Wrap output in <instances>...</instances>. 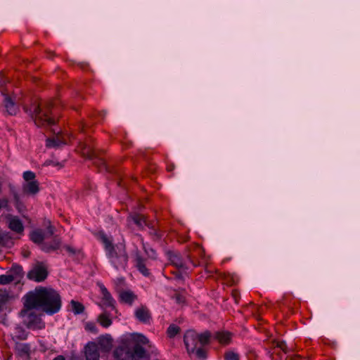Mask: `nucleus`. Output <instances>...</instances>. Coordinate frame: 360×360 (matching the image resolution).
<instances>
[{"label":"nucleus","mask_w":360,"mask_h":360,"mask_svg":"<svg viewBox=\"0 0 360 360\" xmlns=\"http://www.w3.org/2000/svg\"><path fill=\"white\" fill-rule=\"evenodd\" d=\"M24 299L25 307L37 309L48 315L58 313L62 307V299L59 292L51 288L37 287L27 292Z\"/></svg>","instance_id":"obj_1"},{"label":"nucleus","mask_w":360,"mask_h":360,"mask_svg":"<svg viewBox=\"0 0 360 360\" xmlns=\"http://www.w3.org/2000/svg\"><path fill=\"white\" fill-rule=\"evenodd\" d=\"M98 238L104 245L106 256L110 264L117 270H124L129 259L125 245L124 243L113 245L112 239L104 233H100Z\"/></svg>","instance_id":"obj_2"},{"label":"nucleus","mask_w":360,"mask_h":360,"mask_svg":"<svg viewBox=\"0 0 360 360\" xmlns=\"http://www.w3.org/2000/svg\"><path fill=\"white\" fill-rule=\"evenodd\" d=\"M53 107L52 101H34L30 107L25 106L24 110L31 116L37 127H49L55 124L51 109Z\"/></svg>","instance_id":"obj_3"},{"label":"nucleus","mask_w":360,"mask_h":360,"mask_svg":"<svg viewBox=\"0 0 360 360\" xmlns=\"http://www.w3.org/2000/svg\"><path fill=\"white\" fill-rule=\"evenodd\" d=\"M24 182L22 184V195L35 196L40 191L39 183L36 179V174L32 171H25L22 174Z\"/></svg>","instance_id":"obj_4"},{"label":"nucleus","mask_w":360,"mask_h":360,"mask_svg":"<svg viewBox=\"0 0 360 360\" xmlns=\"http://www.w3.org/2000/svg\"><path fill=\"white\" fill-rule=\"evenodd\" d=\"M8 82V79L4 75L0 76V91L4 96V105L6 111L8 115H14L17 113L18 108L15 103V96L8 95V89L5 84Z\"/></svg>","instance_id":"obj_5"},{"label":"nucleus","mask_w":360,"mask_h":360,"mask_svg":"<svg viewBox=\"0 0 360 360\" xmlns=\"http://www.w3.org/2000/svg\"><path fill=\"white\" fill-rule=\"evenodd\" d=\"M131 340L135 343V345L133 349V354L129 353L131 355L130 357L133 356V357L138 359L144 358L146 356V351L141 345H148V347H150L151 345H150L149 340L141 333L131 334ZM129 352H130L129 351Z\"/></svg>","instance_id":"obj_6"},{"label":"nucleus","mask_w":360,"mask_h":360,"mask_svg":"<svg viewBox=\"0 0 360 360\" xmlns=\"http://www.w3.org/2000/svg\"><path fill=\"white\" fill-rule=\"evenodd\" d=\"M32 309L25 307L20 312L24 318V321L28 328L32 329H41L45 327V323L41 318L32 311Z\"/></svg>","instance_id":"obj_7"},{"label":"nucleus","mask_w":360,"mask_h":360,"mask_svg":"<svg viewBox=\"0 0 360 360\" xmlns=\"http://www.w3.org/2000/svg\"><path fill=\"white\" fill-rule=\"evenodd\" d=\"M184 341L188 352L194 353L199 345L198 333L193 330H188L184 335Z\"/></svg>","instance_id":"obj_8"},{"label":"nucleus","mask_w":360,"mask_h":360,"mask_svg":"<svg viewBox=\"0 0 360 360\" xmlns=\"http://www.w3.org/2000/svg\"><path fill=\"white\" fill-rule=\"evenodd\" d=\"M48 275L47 269L43 264H37L28 273V278L37 282L43 281Z\"/></svg>","instance_id":"obj_9"},{"label":"nucleus","mask_w":360,"mask_h":360,"mask_svg":"<svg viewBox=\"0 0 360 360\" xmlns=\"http://www.w3.org/2000/svg\"><path fill=\"white\" fill-rule=\"evenodd\" d=\"M85 356L86 360H99L100 354L96 343L91 342L85 347Z\"/></svg>","instance_id":"obj_10"},{"label":"nucleus","mask_w":360,"mask_h":360,"mask_svg":"<svg viewBox=\"0 0 360 360\" xmlns=\"http://www.w3.org/2000/svg\"><path fill=\"white\" fill-rule=\"evenodd\" d=\"M69 137L65 134H57L52 139L46 140V146L49 148L60 147L63 145H66L68 143Z\"/></svg>","instance_id":"obj_11"},{"label":"nucleus","mask_w":360,"mask_h":360,"mask_svg":"<svg viewBox=\"0 0 360 360\" xmlns=\"http://www.w3.org/2000/svg\"><path fill=\"white\" fill-rule=\"evenodd\" d=\"M98 286L100 288L101 294L102 295V302L103 306L105 307L114 308L115 301L110 292L107 290L104 285L98 283Z\"/></svg>","instance_id":"obj_12"},{"label":"nucleus","mask_w":360,"mask_h":360,"mask_svg":"<svg viewBox=\"0 0 360 360\" xmlns=\"http://www.w3.org/2000/svg\"><path fill=\"white\" fill-rule=\"evenodd\" d=\"M271 355L276 352H278L279 355H281V358H282V355H284L288 352V347L285 342L279 339L278 340H271Z\"/></svg>","instance_id":"obj_13"},{"label":"nucleus","mask_w":360,"mask_h":360,"mask_svg":"<svg viewBox=\"0 0 360 360\" xmlns=\"http://www.w3.org/2000/svg\"><path fill=\"white\" fill-rule=\"evenodd\" d=\"M8 228L17 233H22L24 231L23 224L18 217L9 216Z\"/></svg>","instance_id":"obj_14"},{"label":"nucleus","mask_w":360,"mask_h":360,"mask_svg":"<svg viewBox=\"0 0 360 360\" xmlns=\"http://www.w3.org/2000/svg\"><path fill=\"white\" fill-rule=\"evenodd\" d=\"M214 338L221 345H227L231 342L232 333L225 330L218 331L214 333Z\"/></svg>","instance_id":"obj_15"},{"label":"nucleus","mask_w":360,"mask_h":360,"mask_svg":"<svg viewBox=\"0 0 360 360\" xmlns=\"http://www.w3.org/2000/svg\"><path fill=\"white\" fill-rule=\"evenodd\" d=\"M119 298L121 302L131 305L136 300L137 296L131 290H127L120 292Z\"/></svg>","instance_id":"obj_16"},{"label":"nucleus","mask_w":360,"mask_h":360,"mask_svg":"<svg viewBox=\"0 0 360 360\" xmlns=\"http://www.w3.org/2000/svg\"><path fill=\"white\" fill-rule=\"evenodd\" d=\"M136 318L143 323H148L150 319V314L147 307L141 306L135 311Z\"/></svg>","instance_id":"obj_17"},{"label":"nucleus","mask_w":360,"mask_h":360,"mask_svg":"<svg viewBox=\"0 0 360 360\" xmlns=\"http://www.w3.org/2000/svg\"><path fill=\"white\" fill-rule=\"evenodd\" d=\"M60 239L58 236H55L50 243H41V249L46 252L55 251L60 248Z\"/></svg>","instance_id":"obj_18"},{"label":"nucleus","mask_w":360,"mask_h":360,"mask_svg":"<svg viewBox=\"0 0 360 360\" xmlns=\"http://www.w3.org/2000/svg\"><path fill=\"white\" fill-rule=\"evenodd\" d=\"M135 266L139 272L144 276H148L150 275V271L146 267V259H144L139 254H136L135 257Z\"/></svg>","instance_id":"obj_19"},{"label":"nucleus","mask_w":360,"mask_h":360,"mask_svg":"<svg viewBox=\"0 0 360 360\" xmlns=\"http://www.w3.org/2000/svg\"><path fill=\"white\" fill-rule=\"evenodd\" d=\"M130 356L129 349L123 346L117 347L114 351V356L116 360H128Z\"/></svg>","instance_id":"obj_20"},{"label":"nucleus","mask_w":360,"mask_h":360,"mask_svg":"<svg viewBox=\"0 0 360 360\" xmlns=\"http://www.w3.org/2000/svg\"><path fill=\"white\" fill-rule=\"evenodd\" d=\"M13 245V240L8 233L0 231V245L10 248Z\"/></svg>","instance_id":"obj_21"},{"label":"nucleus","mask_w":360,"mask_h":360,"mask_svg":"<svg viewBox=\"0 0 360 360\" xmlns=\"http://www.w3.org/2000/svg\"><path fill=\"white\" fill-rule=\"evenodd\" d=\"M9 298V295L6 290H0V311L7 309Z\"/></svg>","instance_id":"obj_22"},{"label":"nucleus","mask_w":360,"mask_h":360,"mask_svg":"<svg viewBox=\"0 0 360 360\" xmlns=\"http://www.w3.org/2000/svg\"><path fill=\"white\" fill-rule=\"evenodd\" d=\"M98 344L104 350L108 351L112 347V338L108 335L101 336L99 338Z\"/></svg>","instance_id":"obj_23"},{"label":"nucleus","mask_w":360,"mask_h":360,"mask_svg":"<svg viewBox=\"0 0 360 360\" xmlns=\"http://www.w3.org/2000/svg\"><path fill=\"white\" fill-rule=\"evenodd\" d=\"M30 239L34 243H41L44 239V234L40 229H37L30 233Z\"/></svg>","instance_id":"obj_24"},{"label":"nucleus","mask_w":360,"mask_h":360,"mask_svg":"<svg viewBox=\"0 0 360 360\" xmlns=\"http://www.w3.org/2000/svg\"><path fill=\"white\" fill-rule=\"evenodd\" d=\"M70 306H71V309L74 312L75 314H80L84 310V305L82 303L75 301V300H72L70 302Z\"/></svg>","instance_id":"obj_25"},{"label":"nucleus","mask_w":360,"mask_h":360,"mask_svg":"<svg viewBox=\"0 0 360 360\" xmlns=\"http://www.w3.org/2000/svg\"><path fill=\"white\" fill-rule=\"evenodd\" d=\"M198 338H199V344L204 346L209 343L212 334L209 331H205L201 334H198Z\"/></svg>","instance_id":"obj_26"},{"label":"nucleus","mask_w":360,"mask_h":360,"mask_svg":"<svg viewBox=\"0 0 360 360\" xmlns=\"http://www.w3.org/2000/svg\"><path fill=\"white\" fill-rule=\"evenodd\" d=\"M133 221L140 228L146 225V217L142 214H136L131 217Z\"/></svg>","instance_id":"obj_27"},{"label":"nucleus","mask_w":360,"mask_h":360,"mask_svg":"<svg viewBox=\"0 0 360 360\" xmlns=\"http://www.w3.org/2000/svg\"><path fill=\"white\" fill-rule=\"evenodd\" d=\"M169 259L172 264H174L177 268H183L184 264L181 258L178 254L172 253L169 256Z\"/></svg>","instance_id":"obj_28"},{"label":"nucleus","mask_w":360,"mask_h":360,"mask_svg":"<svg viewBox=\"0 0 360 360\" xmlns=\"http://www.w3.org/2000/svg\"><path fill=\"white\" fill-rule=\"evenodd\" d=\"M98 321L99 323L104 328H108L112 324V320L105 313L99 315Z\"/></svg>","instance_id":"obj_29"},{"label":"nucleus","mask_w":360,"mask_h":360,"mask_svg":"<svg viewBox=\"0 0 360 360\" xmlns=\"http://www.w3.org/2000/svg\"><path fill=\"white\" fill-rule=\"evenodd\" d=\"M180 331V328L174 324L170 325L167 330V333L169 338H172L177 335Z\"/></svg>","instance_id":"obj_30"},{"label":"nucleus","mask_w":360,"mask_h":360,"mask_svg":"<svg viewBox=\"0 0 360 360\" xmlns=\"http://www.w3.org/2000/svg\"><path fill=\"white\" fill-rule=\"evenodd\" d=\"M141 242L143 245V249L145 253L150 258L155 259L156 258V252L152 248H148L146 244L143 243V240L141 237H140Z\"/></svg>","instance_id":"obj_31"},{"label":"nucleus","mask_w":360,"mask_h":360,"mask_svg":"<svg viewBox=\"0 0 360 360\" xmlns=\"http://www.w3.org/2000/svg\"><path fill=\"white\" fill-rule=\"evenodd\" d=\"M15 280V277L12 274L1 275L0 284L6 285Z\"/></svg>","instance_id":"obj_32"},{"label":"nucleus","mask_w":360,"mask_h":360,"mask_svg":"<svg viewBox=\"0 0 360 360\" xmlns=\"http://www.w3.org/2000/svg\"><path fill=\"white\" fill-rule=\"evenodd\" d=\"M84 154L91 159H93L98 155L96 149L91 147L84 148Z\"/></svg>","instance_id":"obj_33"},{"label":"nucleus","mask_w":360,"mask_h":360,"mask_svg":"<svg viewBox=\"0 0 360 360\" xmlns=\"http://www.w3.org/2000/svg\"><path fill=\"white\" fill-rule=\"evenodd\" d=\"M225 360H239V354L233 351H227L224 354Z\"/></svg>","instance_id":"obj_34"},{"label":"nucleus","mask_w":360,"mask_h":360,"mask_svg":"<svg viewBox=\"0 0 360 360\" xmlns=\"http://www.w3.org/2000/svg\"><path fill=\"white\" fill-rule=\"evenodd\" d=\"M13 200L15 203V207L20 211L21 208L23 207V205L20 200V195L17 193H13Z\"/></svg>","instance_id":"obj_35"},{"label":"nucleus","mask_w":360,"mask_h":360,"mask_svg":"<svg viewBox=\"0 0 360 360\" xmlns=\"http://www.w3.org/2000/svg\"><path fill=\"white\" fill-rule=\"evenodd\" d=\"M85 329L89 332H91L94 334L98 333V328L96 325L92 322H88L85 325Z\"/></svg>","instance_id":"obj_36"},{"label":"nucleus","mask_w":360,"mask_h":360,"mask_svg":"<svg viewBox=\"0 0 360 360\" xmlns=\"http://www.w3.org/2000/svg\"><path fill=\"white\" fill-rule=\"evenodd\" d=\"M194 353L199 359H204L206 358V351L201 347H198Z\"/></svg>","instance_id":"obj_37"},{"label":"nucleus","mask_w":360,"mask_h":360,"mask_svg":"<svg viewBox=\"0 0 360 360\" xmlns=\"http://www.w3.org/2000/svg\"><path fill=\"white\" fill-rule=\"evenodd\" d=\"M194 252L198 255H199L200 257L202 258V257L204 256V250L202 249V248L198 245V244H196L194 246Z\"/></svg>","instance_id":"obj_38"},{"label":"nucleus","mask_w":360,"mask_h":360,"mask_svg":"<svg viewBox=\"0 0 360 360\" xmlns=\"http://www.w3.org/2000/svg\"><path fill=\"white\" fill-rule=\"evenodd\" d=\"M13 269L15 270V271L18 274H20L22 273V268L20 266H13Z\"/></svg>","instance_id":"obj_39"},{"label":"nucleus","mask_w":360,"mask_h":360,"mask_svg":"<svg viewBox=\"0 0 360 360\" xmlns=\"http://www.w3.org/2000/svg\"><path fill=\"white\" fill-rule=\"evenodd\" d=\"M22 255L24 257L27 258L30 256V252L29 250H23L22 251Z\"/></svg>","instance_id":"obj_40"},{"label":"nucleus","mask_w":360,"mask_h":360,"mask_svg":"<svg viewBox=\"0 0 360 360\" xmlns=\"http://www.w3.org/2000/svg\"><path fill=\"white\" fill-rule=\"evenodd\" d=\"M282 304L286 306L288 308H290L288 303V297H284L282 301Z\"/></svg>","instance_id":"obj_41"},{"label":"nucleus","mask_w":360,"mask_h":360,"mask_svg":"<svg viewBox=\"0 0 360 360\" xmlns=\"http://www.w3.org/2000/svg\"><path fill=\"white\" fill-rule=\"evenodd\" d=\"M53 360H65V358L63 355H58L55 357Z\"/></svg>","instance_id":"obj_42"},{"label":"nucleus","mask_w":360,"mask_h":360,"mask_svg":"<svg viewBox=\"0 0 360 360\" xmlns=\"http://www.w3.org/2000/svg\"><path fill=\"white\" fill-rule=\"evenodd\" d=\"M53 232H54V231H53V228L51 226H49V227H48V233H49L50 235H53Z\"/></svg>","instance_id":"obj_43"},{"label":"nucleus","mask_w":360,"mask_h":360,"mask_svg":"<svg viewBox=\"0 0 360 360\" xmlns=\"http://www.w3.org/2000/svg\"><path fill=\"white\" fill-rule=\"evenodd\" d=\"M174 165H168L167 167V169L169 171V172H171L174 169Z\"/></svg>","instance_id":"obj_44"},{"label":"nucleus","mask_w":360,"mask_h":360,"mask_svg":"<svg viewBox=\"0 0 360 360\" xmlns=\"http://www.w3.org/2000/svg\"><path fill=\"white\" fill-rule=\"evenodd\" d=\"M232 295L234 297L236 302H238L237 301L238 292L236 290H234V291H233Z\"/></svg>","instance_id":"obj_45"},{"label":"nucleus","mask_w":360,"mask_h":360,"mask_svg":"<svg viewBox=\"0 0 360 360\" xmlns=\"http://www.w3.org/2000/svg\"><path fill=\"white\" fill-rule=\"evenodd\" d=\"M99 160H100V161L102 162V164L103 165V167H104L105 169H107V167H106V165H105V163L104 160H102V159H99Z\"/></svg>","instance_id":"obj_46"},{"label":"nucleus","mask_w":360,"mask_h":360,"mask_svg":"<svg viewBox=\"0 0 360 360\" xmlns=\"http://www.w3.org/2000/svg\"><path fill=\"white\" fill-rule=\"evenodd\" d=\"M66 250H67L68 252H72V253H73V252H73V250H72V249L70 247H69V246H67V247H66Z\"/></svg>","instance_id":"obj_47"},{"label":"nucleus","mask_w":360,"mask_h":360,"mask_svg":"<svg viewBox=\"0 0 360 360\" xmlns=\"http://www.w3.org/2000/svg\"><path fill=\"white\" fill-rule=\"evenodd\" d=\"M190 261H191V262L193 264V266H197V265H198V264H195V263L193 261V259H191V258H190Z\"/></svg>","instance_id":"obj_48"},{"label":"nucleus","mask_w":360,"mask_h":360,"mask_svg":"<svg viewBox=\"0 0 360 360\" xmlns=\"http://www.w3.org/2000/svg\"><path fill=\"white\" fill-rule=\"evenodd\" d=\"M1 191H2V183L0 181V193H1Z\"/></svg>","instance_id":"obj_49"}]
</instances>
